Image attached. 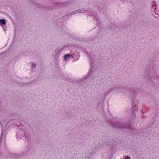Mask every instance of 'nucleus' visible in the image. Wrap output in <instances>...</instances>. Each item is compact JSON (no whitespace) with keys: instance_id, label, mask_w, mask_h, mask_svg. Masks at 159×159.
I'll list each match as a JSON object with an SVG mask.
<instances>
[{"instance_id":"1","label":"nucleus","mask_w":159,"mask_h":159,"mask_svg":"<svg viewBox=\"0 0 159 159\" xmlns=\"http://www.w3.org/2000/svg\"><path fill=\"white\" fill-rule=\"evenodd\" d=\"M111 126L113 127L118 128H126L130 129V130L133 129V127L131 125V123L129 122H120V121H118L115 120L111 121L110 123Z\"/></svg>"},{"instance_id":"2","label":"nucleus","mask_w":159,"mask_h":159,"mask_svg":"<svg viewBox=\"0 0 159 159\" xmlns=\"http://www.w3.org/2000/svg\"><path fill=\"white\" fill-rule=\"evenodd\" d=\"M145 76L147 82L148 81L149 83L151 82L152 85L153 84V82L154 80L158 79L159 78V76L157 75H151L149 70L146 71L145 73Z\"/></svg>"},{"instance_id":"3","label":"nucleus","mask_w":159,"mask_h":159,"mask_svg":"<svg viewBox=\"0 0 159 159\" xmlns=\"http://www.w3.org/2000/svg\"><path fill=\"white\" fill-rule=\"evenodd\" d=\"M29 134H26L23 130L21 129L20 130V136L21 139H23V138H24L25 140H29Z\"/></svg>"},{"instance_id":"4","label":"nucleus","mask_w":159,"mask_h":159,"mask_svg":"<svg viewBox=\"0 0 159 159\" xmlns=\"http://www.w3.org/2000/svg\"><path fill=\"white\" fill-rule=\"evenodd\" d=\"M136 108H137V107L136 105H134V102H133L132 103V107L131 112L132 114V116L134 117L135 116V114L134 113L137 111Z\"/></svg>"},{"instance_id":"5","label":"nucleus","mask_w":159,"mask_h":159,"mask_svg":"<svg viewBox=\"0 0 159 159\" xmlns=\"http://www.w3.org/2000/svg\"><path fill=\"white\" fill-rule=\"evenodd\" d=\"M120 88V87L117 86H116L114 87H113L112 88L110 89L108 91H107L106 93V94H108L109 93L115 90L116 89H118Z\"/></svg>"},{"instance_id":"6","label":"nucleus","mask_w":159,"mask_h":159,"mask_svg":"<svg viewBox=\"0 0 159 159\" xmlns=\"http://www.w3.org/2000/svg\"><path fill=\"white\" fill-rule=\"evenodd\" d=\"M85 11L84 9H79L78 10H75L72 12H71V14L72 15L76 13H83V12H84Z\"/></svg>"},{"instance_id":"7","label":"nucleus","mask_w":159,"mask_h":159,"mask_svg":"<svg viewBox=\"0 0 159 159\" xmlns=\"http://www.w3.org/2000/svg\"><path fill=\"white\" fill-rule=\"evenodd\" d=\"M71 57V55L70 54H66L64 55V60L65 61H67Z\"/></svg>"},{"instance_id":"8","label":"nucleus","mask_w":159,"mask_h":159,"mask_svg":"<svg viewBox=\"0 0 159 159\" xmlns=\"http://www.w3.org/2000/svg\"><path fill=\"white\" fill-rule=\"evenodd\" d=\"M133 89H131L130 90V93H136L139 91V88H136V89L135 88H133Z\"/></svg>"},{"instance_id":"9","label":"nucleus","mask_w":159,"mask_h":159,"mask_svg":"<svg viewBox=\"0 0 159 159\" xmlns=\"http://www.w3.org/2000/svg\"><path fill=\"white\" fill-rule=\"evenodd\" d=\"M0 23L1 24L5 25H6V20L4 19H0Z\"/></svg>"},{"instance_id":"10","label":"nucleus","mask_w":159,"mask_h":159,"mask_svg":"<svg viewBox=\"0 0 159 159\" xmlns=\"http://www.w3.org/2000/svg\"><path fill=\"white\" fill-rule=\"evenodd\" d=\"M6 136L5 135V134H4V133L2 132L1 134V137L0 138V140H1L2 138H4L5 139H6Z\"/></svg>"},{"instance_id":"11","label":"nucleus","mask_w":159,"mask_h":159,"mask_svg":"<svg viewBox=\"0 0 159 159\" xmlns=\"http://www.w3.org/2000/svg\"><path fill=\"white\" fill-rule=\"evenodd\" d=\"M98 15L95 12H94L93 13V12L92 13V14H91L90 15V16H94V17H96Z\"/></svg>"},{"instance_id":"12","label":"nucleus","mask_w":159,"mask_h":159,"mask_svg":"<svg viewBox=\"0 0 159 159\" xmlns=\"http://www.w3.org/2000/svg\"><path fill=\"white\" fill-rule=\"evenodd\" d=\"M103 106H104L103 104L102 103H99L98 104V107H100V106H101L102 107L101 109H102V110L103 109Z\"/></svg>"},{"instance_id":"13","label":"nucleus","mask_w":159,"mask_h":159,"mask_svg":"<svg viewBox=\"0 0 159 159\" xmlns=\"http://www.w3.org/2000/svg\"><path fill=\"white\" fill-rule=\"evenodd\" d=\"M124 159H130V157L129 156H126Z\"/></svg>"},{"instance_id":"14","label":"nucleus","mask_w":159,"mask_h":159,"mask_svg":"<svg viewBox=\"0 0 159 159\" xmlns=\"http://www.w3.org/2000/svg\"><path fill=\"white\" fill-rule=\"evenodd\" d=\"M32 66L34 67L35 68L36 66L35 64V63H33L32 64Z\"/></svg>"},{"instance_id":"15","label":"nucleus","mask_w":159,"mask_h":159,"mask_svg":"<svg viewBox=\"0 0 159 159\" xmlns=\"http://www.w3.org/2000/svg\"><path fill=\"white\" fill-rule=\"evenodd\" d=\"M27 154V153L26 152H25V154H23V155H22V156H24V155L26 154Z\"/></svg>"},{"instance_id":"16","label":"nucleus","mask_w":159,"mask_h":159,"mask_svg":"<svg viewBox=\"0 0 159 159\" xmlns=\"http://www.w3.org/2000/svg\"><path fill=\"white\" fill-rule=\"evenodd\" d=\"M124 89H125V90H128V89H125V88H124Z\"/></svg>"},{"instance_id":"17","label":"nucleus","mask_w":159,"mask_h":159,"mask_svg":"<svg viewBox=\"0 0 159 159\" xmlns=\"http://www.w3.org/2000/svg\"><path fill=\"white\" fill-rule=\"evenodd\" d=\"M0 122L1 123V121H0Z\"/></svg>"}]
</instances>
